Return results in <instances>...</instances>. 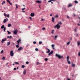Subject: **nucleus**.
<instances>
[{
	"label": "nucleus",
	"instance_id": "f257e3e1",
	"mask_svg": "<svg viewBox=\"0 0 80 80\" xmlns=\"http://www.w3.org/2000/svg\"><path fill=\"white\" fill-rule=\"evenodd\" d=\"M56 57H58L59 59H60V58H63V56H62L57 54H56Z\"/></svg>",
	"mask_w": 80,
	"mask_h": 80
},
{
	"label": "nucleus",
	"instance_id": "f03ea898",
	"mask_svg": "<svg viewBox=\"0 0 80 80\" xmlns=\"http://www.w3.org/2000/svg\"><path fill=\"white\" fill-rule=\"evenodd\" d=\"M60 27H61V26L60 25H58V24H57L56 26H54V28H57V29H59L60 28Z\"/></svg>",
	"mask_w": 80,
	"mask_h": 80
},
{
	"label": "nucleus",
	"instance_id": "7ed1b4c3",
	"mask_svg": "<svg viewBox=\"0 0 80 80\" xmlns=\"http://www.w3.org/2000/svg\"><path fill=\"white\" fill-rule=\"evenodd\" d=\"M10 55L11 57H13L14 55V53H13V50H12L10 51Z\"/></svg>",
	"mask_w": 80,
	"mask_h": 80
},
{
	"label": "nucleus",
	"instance_id": "20e7f679",
	"mask_svg": "<svg viewBox=\"0 0 80 80\" xmlns=\"http://www.w3.org/2000/svg\"><path fill=\"white\" fill-rule=\"evenodd\" d=\"M8 18H6V19H4L3 22V23H6V22H8Z\"/></svg>",
	"mask_w": 80,
	"mask_h": 80
},
{
	"label": "nucleus",
	"instance_id": "39448f33",
	"mask_svg": "<svg viewBox=\"0 0 80 80\" xmlns=\"http://www.w3.org/2000/svg\"><path fill=\"white\" fill-rule=\"evenodd\" d=\"M30 16L32 17H33L35 16V13L34 12L31 13L30 14Z\"/></svg>",
	"mask_w": 80,
	"mask_h": 80
},
{
	"label": "nucleus",
	"instance_id": "423d86ee",
	"mask_svg": "<svg viewBox=\"0 0 80 80\" xmlns=\"http://www.w3.org/2000/svg\"><path fill=\"white\" fill-rule=\"evenodd\" d=\"M17 32H18L17 29H16V31H13V33L14 35H17Z\"/></svg>",
	"mask_w": 80,
	"mask_h": 80
},
{
	"label": "nucleus",
	"instance_id": "0eeeda50",
	"mask_svg": "<svg viewBox=\"0 0 80 80\" xmlns=\"http://www.w3.org/2000/svg\"><path fill=\"white\" fill-rule=\"evenodd\" d=\"M7 2H8L11 5H13V4L11 2H10V1H9V0H7Z\"/></svg>",
	"mask_w": 80,
	"mask_h": 80
},
{
	"label": "nucleus",
	"instance_id": "6e6552de",
	"mask_svg": "<svg viewBox=\"0 0 80 80\" xmlns=\"http://www.w3.org/2000/svg\"><path fill=\"white\" fill-rule=\"evenodd\" d=\"M23 50V48L22 47H19L18 50V51H19L20 50Z\"/></svg>",
	"mask_w": 80,
	"mask_h": 80
},
{
	"label": "nucleus",
	"instance_id": "1a4fd4ad",
	"mask_svg": "<svg viewBox=\"0 0 80 80\" xmlns=\"http://www.w3.org/2000/svg\"><path fill=\"white\" fill-rule=\"evenodd\" d=\"M36 2H37L38 3H42V1H39V0L36 1Z\"/></svg>",
	"mask_w": 80,
	"mask_h": 80
},
{
	"label": "nucleus",
	"instance_id": "9d476101",
	"mask_svg": "<svg viewBox=\"0 0 80 80\" xmlns=\"http://www.w3.org/2000/svg\"><path fill=\"white\" fill-rule=\"evenodd\" d=\"M53 53V51H52L49 53H48V55L49 56H50L51 54H52Z\"/></svg>",
	"mask_w": 80,
	"mask_h": 80
},
{
	"label": "nucleus",
	"instance_id": "9b49d317",
	"mask_svg": "<svg viewBox=\"0 0 80 80\" xmlns=\"http://www.w3.org/2000/svg\"><path fill=\"white\" fill-rule=\"evenodd\" d=\"M6 38H5V39H2V40L1 41L2 43H3V42H5V41H6Z\"/></svg>",
	"mask_w": 80,
	"mask_h": 80
},
{
	"label": "nucleus",
	"instance_id": "f8f14e48",
	"mask_svg": "<svg viewBox=\"0 0 80 80\" xmlns=\"http://www.w3.org/2000/svg\"><path fill=\"white\" fill-rule=\"evenodd\" d=\"M58 25H62V22L61 21H59V22H58Z\"/></svg>",
	"mask_w": 80,
	"mask_h": 80
},
{
	"label": "nucleus",
	"instance_id": "ddd939ff",
	"mask_svg": "<svg viewBox=\"0 0 80 80\" xmlns=\"http://www.w3.org/2000/svg\"><path fill=\"white\" fill-rule=\"evenodd\" d=\"M58 37V35H56L54 36V40H57V37Z\"/></svg>",
	"mask_w": 80,
	"mask_h": 80
},
{
	"label": "nucleus",
	"instance_id": "4468645a",
	"mask_svg": "<svg viewBox=\"0 0 80 80\" xmlns=\"http://www.w3.org/2000/svg\"><path fill=\"white\" fill-rule=\"evenodd\" d=\"M47 50H48V51H47L46 53H50V50L49 49H48V48H47Z\"/></svg>",
	"mask_w": 80,
	"mask_h": 80
},
{
	"label": "nucleus",
	"instance_id": "2eb2a0df",
	"mask_svg": "<svg viewBox=\"0 0 80 80\" xmlns=\"http://www.w3.org/2000/svg\"><path fill=\"white\" fill-rule=\"evenodd\" d=\"M77 44H78V46H80V41H78V42H77Z\"/></svg>",
	"mask_w": 80,
	"mask_h": 80
},
{
	"label": "nucleus",
	"instance_id": "dca6fc26",
	"mask_svg": "<svg viewBox=\"0 0 80 80\" xmlns=\"http://www.w3.org/2000/svg\"><path fill=\"white\" fill-rule=\"evenodd\" d=\"M5 28V26L4 25H2L1 27V29H3V28Z\"/></svg>",
	"mask_w": 80,
	"mask_h": 80
},
{
	"label": "nucleus",
	"instance_id": "f3484780",
	"mask_svg": "<svg viewBox=\"0 0 80 80\" xmlns=\"http://www.w3.org/2000/svg\"><path fill=\"white\" fill-rule=\"evenodd\" d=\"M55 20V19L54 18H52V22H54V20Z\"/></svg>",
	"mask_w": 80,
	"mask_h": 80
},
{
	"label": "nucleus",
	"instance_id": "a211bd4d",
	"mask_svg": "<svg viewBox=\"0 0 80 80\" xmlns=\"http://www.w3.org/2000/svg\"><path fill=\"white\" fill-rule=\"evenodd\" d=\"M55 18H58V15H56L55 16Z\"/></svg>",
	"mask_w": 80,
	"mask_h": 80
},
{
	"label": "nucleus",
	"instance_id": "6ab92c4d",
	"mask_svg": "<svg viewBox=\"0 0 80 80\" xmlns=\"http://www.w3.org/2000/svg\"><path fill=\"white\" fill-rule=\"evenodd\" d=\"M10 44V42H7V46H8Z\"/></svg>",
	"mask_w": 80,
	"mask_h": 80
},
{
	"label": "nucleus",
	"instance_id": "aec40b11",
	"mask_svg": "<svg viewBox=\"0 0 80 80\" xmlns=\"http://www.w3.org/2000/svg\"><path fill=\"white\" fill-rule=\"evenodd\" d=\"M26 72H27L26 70L23 71V74H24V75H25V74H26Z\"/></svg>",
	"mask_w": 80,
	"mask_h": 80
},
{
	"label": "nucleus",
	"instance_id": "412c9836",
	"mask_svg": "<svg viewBox=\"0 0 80 80\" xmlns=\"http://www.w3.org/2000/svg\"><path fill=\"white\" fill-rule=\"evenodd\" d=\"M11 24H9L8 25V27H11Z\"/></svg>",
	"mask_w": 80,
	"mask_h": 80
},
{
	"label": "nucleus",
	"instance_id": "4be33fe9",
	"mask_svg": "<svg viewBox=\"0 0 80 80\" xmlns=\"http://www.w3.org/2000/svg\"><path fill=\"white\" fill-rule=\"evenodd\" d=\"M70 43V42H68L67 43V45H69Z\"/></svg>",
	"mask_w": 80,
	"mask_h": 80
},
{
	"label": "nucleus",
	"instance_id": "5701e85b",
	"mask_svg": "<svg viewBox=\"0 0 80 80\" xmlns=\"http://www.w3.org/2000/svg\"><path fill=\"white\" fill-rule=\"evenodd\" d=\"M7 32H8V34H11V32H10L9 31H7Z\"/></svg>",
	"mask_w": 80,
	"mask_h": 80
},
{
	"label": "nucleus",
	"instance_id": "b1692460",
	"mask_svg": "<svg viewBox=\"0 0 80 80\" xmlns=\"http://www.w3.org/2000/svg\"><path fill=\"white\" fill-rule=\"evenodd\" d=\"M68 62V63L69 64H70V63H71V62H70V61H69V60L68 61H67Z\"/></svg>",
	"mask_w": 80,
	"mask_h": 80
},
{
	"label": "nucleus",
	"instance_id": "393cba45",
	"mask_svg": "<svg viewBox=\"0 0 80 80\" xmlns=\"http://www.w3.org/2000/svg\"><path fill=\"white\" fill-rule=\"evenodd\" d=\"M72 4H69L68 5V7H72Z\"/></svg>",
	"mask_w": 80,
	"mask_h": 80
},
{
	"label": "nucleus",
	"instance_id": "a878e982",
	"mask_svg": "<svg viewBox=\"0 0 80 80\" xmlns=\"http://www.w3.org/2000/svg\"><path fill=\"white\" fill-rule=\"evenodd\" d=\"M42 43V41H40L39 42V45H41Z\"/></svg>",
	"mask_w": 80,
	"mask_h": 80
},
{
	"label": "nucleus",
	"instance_id": "bb28decb",
	"mask_svg": "<svg viewBox=\"0 0 80 80\" xmlns=\"http://www.w3.org/2000/svg\"><path fill=\"white\" fill-rule=\"evenodd\" d=\"M18 8V6L17 5V4H16V8L17 9V8Z\"/></svg>",
	"mask_w": 80,
	"mask_h": 80
},
{
	"label": "nucleus",
	"instance_id": "cd10ccee",
	"mask_svg": "<svg viewBox=\"0 0 80 80\" xmlns=\"http://www.w3.org/2000/svg\"><path fill=\"white\" fill-rule=\"evenodd\" d=\"M69 60V56H67V61H68Z\"/></svg>",
	"mask_w": 80,
	"mask_h": 80
},
{
	"label": "nucleus",
	"instance_id": "c85d7f7f",
	"mask_svg": "<svg viewBox=\"0 0 80 80\" xmlns=\"http://www.w3.org/2000/svg\"><path fill=\"white\" fill-rule=\"evenodd\" d=\"M51 33L52 34H53V33H54V30H52V32H51Z\"/></svg>",
	"mask_w": 80,
	"mask_h": 80
},
{
	"label": "nucleus",
	"instance_id": "c756f323",
	"mask_svg": "<svg viewBox=\"0 0 80 80\" xmlns=\"http://www.w3.org/2000/svg\"><path fill=\"white\" fill-rule=\"evenodd\" d=\"M20 41H21V39H19V40L17 41V42L18 43H19L20 42Z\"/></svg>",
	"mask_w": 80,
	"mask_h": 80
},
{
	"label": "nucleus",
	"instance_id": "7c9ffc66",
	"mask_svg": "<svg viewBox=\"0 0 80 80\" xmlns=\"http://www.w3.org/2000/svg\"><path fill=\"white\" fill-rule=\"evenodd\" d=\"M74 2H75V3H78V1H77L75 0L74 1Z\"/></svg>",
	"mask_w": 80,
	"mask_h": 80
},
{
	"label": "nucleus",
	"instance_id": "2f4dec72",
	"mask_svg": "<svg viewBox=\"0 0 80 80\" xmlns=\"http://www.w3.org/2000/svg\"><path fill=\"white\" fill-rule=\"evenodd\" d=\"M3 30L4 32H5V30H6V28L5 27L4 28Z\"/></svg>",
	"mask_w": 80,
	"mask_h": 80
},
{
	"label": "nucleus",
	"instance_id": "473e14b6",
	"mask_svg": "<svg viewBox=\"0 0 80 80\" xmlns=\"http://www.w3.org/2000/svg\"><path fill=\"white\" fill-rule=\"evenodd\" d=\"M16 48H18V47H19V45H16Z\"/></svg>",
	"mask_w": 80,
	"mask_h": 80
},
{
	"label": "nucleus",
	"instance_id": "72a5a7b5",
	"mask_svg": "<svg viewBox=\"0 0 80 80\" xmlns=\"http://www.w3.org/2000/svg\"><path fill=\"white\" fill-rule=\"evenodd\" d=\"M22 68H25V66L22 65Z\"/></svg>",
	"mask_w": 80,
	"mask_h": 80
},
{
	"label": "nucleus",
	"instance_id": "f704fd0d",
	"mask_svg": "<svg viewBox=\"0 0 80 80\" xmlns=\"http://www.w3.org/2000/svg\"><path fill=\"white\" fill-rule=\"evenodd\" d=\"M4 15L5 16V17H7V15L6 14V13H4Z\"/></svg>",
	"mask_w": 80,
	"mask_h": 80
},
{
	"label": "nucleus",
	"instance_id": "c9c22d12",
	"mask_svg": "<svg viewBox=\"0 0 80 80\" xmlns=\"http://www.w3.org/2000/svg\"><path fill=\"white\" fill-rule=\"evenodd\" d=\"M26 64H28L29 63V62L28 61H27L26 62Z\"/></svg>",
	"mask_w": 80,
	"mask_h": 80
},
{
	"label": "nucleus",
	"instance_id": "e433bc0d",
	"mask_svg": "<svg viewBox=\"0 0 80 80\" xmlns=\"http://www.w3.org/2000/svg\"><path fill=\"white\" fill-rule=\"evenodd\" d=\"M25 8H22V11H23V10H25Z\"/></svg>",
	"mask_w": 80,
	"mask_h": 80
},
{
	"label": "nucleus",
	"instance_id": "4c0bfd02",
	"mask_svg": "<svg viewBox=\"0 0 80 80\" xmlns=\"http://www.w3.org/2000/svg\"><path fill=\"white\" fill-rule=\"evenodd\" d=\"M75 36L76 37H77V36H78V34L77 33L76 34H75Z\"/></svg>",
	"mask_w": 80,
	"mask_h": 80
},
{
	"label": "nucleus",
	"instance_id": "58836bf2",
	"mask_svg": "<svg viewBox=\"0 0 80 80\" xmlns=\"http://www.w3.org/2000/svg\"><path fill=\"white\" fill-rule=\"evenodd\" d=\"M75 64H73L72 65V66L73 67H75Z\"/></svg>",
	"mask_w": 80,
	"mask_h": 80
},
{
	"label": "nucleus",
	"instance_id": "ea45409f",
	"mask_svg": "<svg viewBox=\"0 0 80 80\" xmlns=\"http://www.w3.org/2000/svg\"><path fill=\"white\" fill-rule=\"evenodd\" d=\"M35 50L36 51H38V49L37 48H36Z\"/></svg>",
	"mask_w": 80,
	"mask_h": 80
},
{
	"label": "nucleus",
	"instance_id": "a19ab883",
	"mask_svg": "<svg viewBox=\"0 0 80 80\" xmlns=\"http://www.w3.org/2000/svg\"><path fill=\"white\" fill-rule=\"evenodd\" d=\"M54 46H55V45L54 44H52V47H54Z\"/></svg>",
	"mask_w": 80,
	"mask_h": 80
},
{
	"label": "nucleus",
	"instance_id": "79ce46f5",
	"mask_svg": "<svg viewBox=\"0 0 80 80\" xmlns=\"http://www.w3.org/2000/svg\"><path fill=\"white\" fill-rule=\"evenodd\" d=\"M14 63H15V64H18L19 63L18 62H14Z\"/></svg>",
	"mask_w": 80,
	"mask_h": 80
},
{
	"label": "nucleus",
	"instance_id": "37998d69",
	"mask_svg": "<svg viewBox=\"0 0 80 80\" xmlns=\"http://www.w3.org/2000/svg\"><path fill=\"white\" fill-rule=\"evenodd\" d=\"M52 1V0H50L48 1V3H50V2H51Z\"/></svg>",
	"mask_w": 80,
	"mask_h": 80
},
{
	"label": "nucleus",
	"instance_id": "c03bdc74",
	"mask_svg": "<svg viewBox=\"0 0 80 80\" xmlns=\"http://www.w3.org/2000/svg\"><path fill=\"white\" fill-rule=\"evenodd\" d=\"M42 30H45V28H42Z\"/></svg>",
	"mask_w": 80,
	"mask_h": 80
},
{
	"label": "nucleus",
	"instance_id": "a18cd8bd",
	"mask_svg": "<svg viewBox=\"0 0 80 80\" xmlns=\"http://www.w3.org/2000/svg\"><path fill=\"white\" fill-rule=\"evenodd\" d=\"M5 57H2V60H5Z\"/></svg>",
	"mask_w": 80,
	"mask_h": 80
},
{
	"label": "nucleus",
	"instance_id": "49530a36",
	"mask_svg": "<svg viewBox=\"0 0 80 80\" xmlns=\"http://www.w3.org/2000/svg\"><path fill=\"white\" fill-rule=\"evenodd\" d=\"M45 61H47V60H48V59L47 58H46L45 59Z\"/></svg>",
	"mask_w": 80,
	"mask_h": 80
},
{
	"label": "nucleus",
	"instance_id": "de8ad7c7",
	"mask_svg": "<svg viewBox=\"0 0 80 80\" xmlns=\"http://www.w3.org/2000/svg\"><path fill=\"white\" fill-rule=\"evenodd\" d=\"M3 52V50H2V51H1V53H2Z\"/></svg>",
	"mask_w": 80,
	"mask_h": 80
},
{
	"label": "nucleus",
	"instance_id": "09e8293b",
	"mask_svg": "<svg viewBox=\"0 0 80 80\" xmlns=\"http://www.w3.org/2000/svg\"><path fill=\"white\" fill-rule=\"evenodd\" d=\"M33 43H34V44H36V42H35V41H34V42H33Z\"/></svg>",
	"mask_w": 80,
	"mask_h": 80
},
{
	"label": "nucleus",
	"instance_id": "8fccbe9b",
	"mask_svg": "<svg viewBox=\"0 0 80 80\" xmlns=\"http://www.w3.org/2000/svg\"><path fill=\"white\" fill-rule=\"evenodd\" d=\"M9 14H8L7 15V17H8V18H9Z\"/></svg>",
	"mask_w": 80,
	"mask_h": 80
},
{
	"label": "nucleus",
	"instance_id": "3c124183",
	"mask_svg": "<svg viewBox=\"0 0 80 80\" xmlns=\"http://www.w3.org/2000/svg\"><path fill=\"white\" fill-rule=\"evenodd\" d=\"M14 70H17V68H15L13 69Z\"/></svg>",
	"mask_w": 80,
	"mask_h": 80
},
{
	"label": "nucleus",
	"instance_id": "603ef678",
	"mask_svg": "<svg viewBox=\"0 0 80 80\" xmlns=\"http://www.w3.org/2000/svg\"><path fill=\"white\" fill-rule=\"evenodd\" d=\"M12 38V37L11 36H9V38Z\"/></svg>",
	"mask_w": 80,
	"mask_h": 80
},
{
	"label": "nucleus",
	"instance_id": "864d4df0",
	"mask_svg": "<svg viewBox=\"0 0 80 80\" xmlns=\"http://www.w3.org/2000/svg\"><path fill=\"white\" fill-rule=\"evenodd\" d=\"M67 18H70V17H69V16H67Z\"/></svg>",
	"mask_w": 80,
	"mask_h": 80
},
{
	"label": "nucleus",
	"instance_id": "5fc2aeb1",
	"mask_svg": "<svg viewBox=\"0 0 80 80\" xmlns=\"http://www.w3.org/2000/svg\"><path fill=\"white\" fill-rule=\"evenodd\" d=\"M63 10H65V9H66V8L65 7H64L63 8Z\"/></svg>",
	"mask_w": 80,
	"mask_h": 80
},
{
	"label": "nucleus",
	"instance_id": "6e6d98bb",
	"mask_svg": "<svg viewBox=\"0 0 80 80\" xmlns=\"http://www.w3.org/2000/svg\"><path fill=\"white\" fill-rule=\"evenodd\" d=\"M29 19H30V20H32V17H29Z\"/></svg>",
	"mask_w": 80,
	"mask_h": 80
},
{
	"label": "nucleus",
	"instance_id": "4d7b16f0",
	"mask_svg": "<svg viewBox=\"0 0 80 80\" xmlns=\"http://www.w3.org/2000/svg\"><path fill=\"white\" fill-rule=\"evenodd\" d=\"M68 80H71V79L69 78H68Z\"/></svg>",
	"mask_w": 80,
	"mask_h": 80
},
{
	"label": "nucleus",
	"instance_id": "13d9d810",
	"mask_svg": "<svg viewBox=\"0 0 80 80\" xmlns=\"http://www.w3.org/2000/svg\"><path fill=\"white\" fill-rule=\"evenodd\" d=\"M78 26H80V24L78 23Z\"/></svg>",
	"mask_w": 80,
	"mask_h": 80
},
{
	"label": "nucleus",
	"instance_id": "bf43d9fd",
	"mask_svg": "<svg viewBox=\"0 0 80 80\" xmlns=\"http://www.w3.org/2000/svg\"><path fill=\"white\" fill-rule=\"evenodd\" d=\"M3 3H5V1H3Z\"/></svg>",
	"mask_w": 80,
	"mask_h": 80
},
{
	"label": "nucleus",
	"instance_id": "052dcab7",
	"mask_svg": "<svg viewBox=\"0 0 80 80\" xmlns=\"http://www.w3.org/2000/svg\"><path fill=\"white\" fill-rule=\"evenodd\" d=\"M75 32H77V29H75Z\"/></svg>",
	"mask_w": 80,
	"mask_h": 80
},
{
	"label": "nucleus",
	"instance_id": "680f3d73",
	"mask_svg": "<svg viewBox=\"0 0 80 80\" xmlns=\"http://www.w3.org/2000/svg\"><path fill=\"white\" fill-rule=\"evenodd\" d=\"M19 33H22V32H21V31H19Z\"/></svg>",
	"mask_w": 80,
	"mask_h": 80
},
{
	"label": "nucleus",
	"instance_id": "e2e57ef3",
	"mask_svg": "<svg viewBox=\"0 0 80 80\" xmlns=\"http://www.w3.org/2000/svg\"><path fill=\"white\" fill-rule=\"evenodd\" d=\"M50 16H51V17H52V14H51L50 15Z\"/></svg>",
	"mask_w": 80,
	"mask_h": 80
},
{
	"label": "nucleus",
	"instance_id": "0e129e2a",
	"mask_svg": "<svg viewBox=\"0 0 80 80\" xmlns=\"http://www.w3.org/2000/svg\"><path fill=\"white\" fill-rule=\"evenodd\" d=\"M52 48L53 49H55V48H54V47H52Z\"/></svg>",
	"mask_w": 80,
	"mask_h": 80
},
{
	"label": "nucleus",
	"instance_id": "69168bd1",
	"mask_svg": "<svg viewBox=\"0 0 80 80\" xmlns=\"http://www.w3.org/2000/svg\"><path fill=\"white\" fill-rule=\"evenodd\" d=\"M0 80H2L1 77H0Z\"/></svg>",
	"mask_w": 80,
	"mask_h": 80
},
{
	"label": "nucleus",
	"instance_id": "338daca9",
	"mask_svg": "<svg viewBox=\"0 0 80 80\" xmlns=\"http://www.w3.org/2000/svg\"><path fill=\"white\" fill-rule=\"evenodd\" d=\"M41 20H42V21H43V19H42Z\"/></svg>",
	"mask_w": 80,
	"mask_h": 80
},
{
	"label": "nucleus",
	"instance_id": "774afa93",
	"mask_svg": "<svg viewBox=\"0 0 80 80\" xmlns=\"http://www.w3.org/2000/svg\"><path fill=\"white\" fill-rule=\"evenodd\" d=\"M2 5H3V2H2Z\"/></svg>",
	"mask_w": 80,
	"mask_h": 80
}]
</instances>
